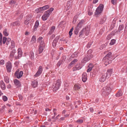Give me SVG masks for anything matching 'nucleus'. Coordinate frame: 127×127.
Segmentation results:
<instances>
[{"mask_svg": "<svg viewBox=\"0 0 127 127\" xmlns=\"http://www.w3.org/2000/svg\"><path fill=\"white\" fill-rule=\"evenodd\" d=\"M6 66L7 72H10L11 71L12 68V65L10 62H8L6 64Z\"/></svg>", "mask_w": 127, "mask_h": 127, "instance_id": "nucleus-7", "label": "nucleus"}, {"mask_svg": "<svg viewBox=\"0 0 127 127\" xmlns=\"http://www.w3.org/2000/svg\"><path fill=\"white\" fill-rule=\"evenodd\" d=\"M112 37V35L111 34L108 35L107 37V39H109Z\"/></svg>", "mask_w": 127, "mask_h": 127, "instance_id": "nucleus-56", "label": "nucleus"}, {"mask_svg": "<svg viewBox=\"0 0 127 127\" xmlns=\"http://www.w3.org/2000/svg\"><path fill=\"white\" fill-rule=\"evenodd\" d=\"M40 43L39 46H42L43 47H44L45 46V44L44 43V42L43 41H41L40 42H39Z\"/></svg>", "mask_w": 127, "mask_h": 127, "instance_id": "nucleus-42", "label": "nucleus"}, {"mask_svg": "<svg viewBox=\"0 0 127 127\" xmlns=\"http://www.w3.org/2000/svg\"><path fill=\"white\" fill-rule=\"evenodd\" d=\"M112 87V85L111 84H109L106 87L103 88L101 90V93L105 95H108L111 93Z\"/></svg>", "mask_w": 127, "mask_h": 127, "instance_id": "nucleus-1", "label": "nucleus"}, {"mask_svg": "<svg viewBox=\"0 0 127 127\" xmlns=\"http://www.w3.org/2000/svg\"><path fill=\"white\" fill-rule=\"evenodd\" d=\"M98 0H94L93 1V3L94 4L96 3L97 2Z\"/></svg>", "mask_w": 127, "mask_h": 127, "instance_id": "nucleus-62", "label": "nucleus"}, {"mask_svg": "<svg viewBox=\"0 0 127 127\" xmlns=\"http://www.w3.org/2000/svg\"><path fill=\"white\" fill-rule=\"evenodd\" d=\"M116 42V40L114 39H112L111 41L109 44L110 45H113L115 44Z\"/></svg>", "mask_w": 127, "mask_h": 127, "instance_id": "nucleus-37", "label": "nucleus"}, {"mask_svg": "<svg viewBox=\"0 0 127 127\" xmlns=\"http://www.w3.org/2000/svg\"><path fill=\"white\" fill-rule=\"evenodd\" d=\"M112 53L110 52H109L104 57L106 58H108V59H112L111 58L112 57Z\"/></svg>", "mask_w": 127, "mask_h": 127, "instance_id": "nucleus-24", "label": "nucleus"}, {"mask_svg": "<svg viewBox=\"0 0 127 127\" xmlns=\"http://www.w3.org/2000/svg\"><path fill=\"white\" fill-rule=\"evenodd\" d=\"M92 51L91 49H90L87 52V54H88V56H89H89L90 55V54L92 52Z\"/></svg>", "mask_w": 127, "mask_h": 127, "instance_id": "nucleus-46", "label": "nucleus"}, {"mask_svg": "<svg viewBox=\"0 0 127 127\" xmlns=\"http://www.w3.org/2000/svg\"><path fill=\"white\" fill-rule=\"evenodd\" d=\"M19 97L20 99L22 100L23 99V97L21 95H19Z\"/></svg>", "mask_w": 127, "mask_h": 127, "instance_id": "nucleus-59", "label": "nucleus"}, {"mask_svg": "<svg viewBox=\"0 0 127 127\" xmlns=\"http://www.w3.org/2000/svg\"><path fill=\"white\" fill-rule=\"evenodd\" d=\"M103 60L106 65L111 63V59L104 58Z\"/></svg>", "mask_w": 127, "mask_h": 127, "instance_id": "nucleus-11", "label": "nucleus"}, {"mask_svg": "<svg viewBox=\"0 0 127 127\" xmlns=\"http://www.w3.org/2000/svg\"><path fill=\"white\" fill-rule=\"evenodd\" d=\"M49 8V5H47L44 6L42 7H39L36 9L35 11L37 13L40 12L43 10H45L48 9Z\"/></svg>", "mask_w": 127, "mask_h": 127, "instance_id": "nucleus-5", "label": "nucleus"}, {"mask_svg": "<svg viewBox=\"0 0 127 127\" xmlns=\"http://www.w3.org/2000/svg\"><path fill=\"white\" fill-rule=\"evenodd\" d=\"M103 5L100 4L96 10L95 13V15H98L101 13L103 10Z\"/></svg>", "mask_w": 127, "mask_h": 127, "instance_id": "nucleus-4", "label": "nucleus"}, {"mask_svg": "<svg viewBox=\"0 0 127 127\" xmlns=\"http://www.w3.org/2000/svg\"><path fill=\"white\" fill-rule=\"evenodd\" d=\"M55 29V27L54 26L52 27L50 29V31L49 32V33L50 34H51L54 31Z\"/></svg>", "mask_w": 127, "mask_h": 127, "instance_id": "nucleus-28", "label": "nucleus"}, {"mask_svg": "<svg viewBox=\"0 0 127 127\" xmlns=\"http://www.w3.org/2000/svg\"><path fill=\"white\" fill-rule=\"evenodd\" d=\"M61 83V81L60 79H58L56 82H55L53 85L52 88L53 89L54 91H56L59 88Z\"/></svg>", "mask_w": 127, "mask_h": 127, "instance_id": "nucleus-3", "label": "nucleus"}, {"mask_svg": "<svg viewBox=\"0 0 127 127\" xmlns=\"http://www.w3.org/2000/svg\"><path fill=\"white\" fill-rule=\"evenodd\" d=\"M82 81L84 82H85L87 80V74L86 73H84L82 75Z\"/></svg>", "mask_w": 127, "mask_h": 127, "instance_id": "nucleus-14", "label": "nucleus"}, {"mask_svg": "<svg viewBox=\"0 0 127 127\" xmlns=\"http://www.w3.org/2000/svg\"><path fill=\"white\" fill-rule=\"evenodd\" d=\"M43 70L42 67L40 66L38 70L36 73L34 75L35 77H37L39 75L42 73Z\"/></svg>", "mask_w": 127, "mask_h": 127, "instance_id": "nucleus-8", "label": "nucleus"}, {"mask_svg": "<svg viewBox=\"0 0 127 127\" xmlns=\"http://www.w3.org/2000/svg\"><path fill=\"white\" fill-rule=\"evenodd\" d=\"M74 88L75 90H78L80 89V87L79 85L76 84L74 85Z\"/></svg>", "mask_w": 127, "mask_h": 127, "instance_id": "nucleus-30", "label": "nucleus"}, {"mask_svg": "<svg viewBox=\"0 0 127 127\" xmlns=\"http://www.w3.org/2000/svg\"><path fill=\"white\" fill-rule=\"evenodd\" d=\"M84 31L86 35H89V29L88 28H85Z\"/></svg>", "mask_w": 127, "mask_h": 127, "instance_id": "nucleus-25", "label": "nucleus"}, {"mask_svg": "<svg viewBox=\"0 0 127 127\" xmlns=\"http://www.w3.org/2000/svg\"><path fill=\"white\" fill-rule=\"evenodd\" d=\"M18 58H16V59L19 58L22 56V51L21 49H18Z\"/></svg>", "mask_w": 127, "mask_h": 127, "instance_id": "nucleus-19", "label": "nucleus"}, {"mask_svg": "<svg viewBox=\"0 0 127 127\" xmlns=\"http://www.w3.org/2000/svg\"><path fill=\"white\" fill-rule=\"evenodd\" d=\"M108 77L107 74H103L102 75L99 79V81L101 82H103L105 80L106 77Z\"/></svg>", "mask_w": 127, "mask_h": 127, "instance_id": "nucleus-9", "label": "nucleus"}, {"mask_svg": "<svg viewBox=\"0 0 127 127\" xmlns=\"http://www.w3.org/2000/svg\"><path fill=\"white\" fill-rule=\"evenodd\" d=\"M124 27V26L123 25H120L118 31L120 32L121 31H122V30L123 29Z\"/></svg>", "mask_w": 127, "mask_h": 127, "instance_id": "nucleus-36", "label": "nucleus"}, {"mask_svg": "<svg viewBox=\"0 0 127 127\" xmlns=\"http://www.w3.org/2000/svg\"><path fill=\"white\" fill-rule=\"evenodd\" d=\"M20 25L19 22V21H16L13 23H11L10 25L11 26H19Z\"/></svg>", "mask_w": 127, "mask_h": 127, "instance_id": "nucleus-21", "label": "nucleus"}, {"mask_svg": "<svg viewBox=\"0 0 127 127\" xmlns=\"http://www.w3.org/2000/svg\"><path fill=\"white\" fill-rule=\"evenodd\" d=\"M23 73V71H20L19 72V70L18 69L15 72L14 75L17 78L19 79L22 76Z\"/></svg>", "mask_w": 127, "mask_h": 127, "instance_id": "nucleus-6", "label": "nucleus"}, {"mask_svg": "<svg viewBox=\"0 0 127 127\" xmlns=\"http://www.w3.org/2000/svg\"><path fill=\"white\" fill-rule=\"evenodd\" d=\"M0 86L1 89L3 90H4L6 89L5 85L3 81L0 82Z\"/></svg>", "mask_w": 127, "mask_h": 127, "instance_id": "nucleus-13", "label": "nucleus"}, {"mask_svg": "<svg viewBox=\"0 0 127 127\" xmlns=\"http://www.w3.org/2000/svg\"><path fill=\"white\" fill-rule=\"evenodd\" d=\"M84 22V21L83 20H82L80 21L79 23L76 27L77 28H78L80 29L82 26H83Z\"/></svg>", "mask_w": 127, "mask_h": 127, "instance_id": "nucleus-12", "label": "nucleus"}, {"mask_svg": "<svg viewBox=\"0 0 127 127\" xmlns=\"http://www.w3.org/2000/svg\"><path fill=\"white\" fill-rule=\"evenodd\" d=\"M73 28H72V29H71L70 31H69V35L71 36V35L72 34V32L73 31Z\"/></svg>", "mask_w": 127, "mask_h": 127, "instance_id": "nucleus-47", "label": "nucleus"}, {"mask_svg": "<svg viewBox=\"0 0 127 127\" xmlns=\"http://www.w3.org/2000/svg\"><path fill=\"white\" fill-rule=\"evenodd\" d=\"M11 40V39L10 38H8L7 40V42H6V44L8 45L10 41Z\"/></svg>", "mask_w": 127, "mask_h": 127, "instance_id": "nucleus-49", "label": "nucleus"}, {"mask_svg": "<svg viewBox=\"0 0 127 127\" xmlns=\"http://www.w3.org/2000/svg\"><path fill=\"white\" fill-rule=\"evenodd\" d=\"M4 81L7 83H8L9 82V78L8 77L6 76L4 77Z\"/></svg>", "mask_w": 127, "mask_h": 127, "instance_id": "nucleus-35", "label": "nucleus"}, {"mask_svg": "<svg viewBox=\"0 0 127 127\" xmlns=\"http://www.w3.org/2000/svg\"><path fill=\"white\" fill-rule=\"evenodd\" d=\"M76 122H78V123H79L80 124V123H81L83 122V121L82 120L80 119V120H77L76 121Z\"/></svg>", "mask_w": 127, "mask_h": 127, "instance_id": "nucleus-51", "label": "nucleus"}, {"mask_svg": "<svg viewBox=\"0 0 127 127\" xmlns=\"http://www.w3.org/2000/svg\"><path fill=\"white\" fill-rule=\"evenodd\" d=\"M107 44L105 43L104 44H102L100 47V49H103V48H105L107 45Z\"/></svg>", "mask_w": 127, "mask_h": 127, "instance_id": "nucleus-44", "label": "nucleus"}, {"mask_svg": "<svg viewBox=\"0 0 127 127\" xmlns=\"http://www.w3.org/2000/svg\"><path fill=\"white\" fill-rule=\"evenodd\" d=\"M16 52V51L15 49H13L12 50L9 56L10 57H14L15 53Z\"/></svg>", "mask_w": 127, "mask_h": 127, "instance_id": "nucleus-22", "label": "nucleus"}, {"mask_svg": "<svg viewBox=\"0 0 127 127\" xmlns=\"http://www.w3.org/2000/svg\"><path fill=\"white\" fill-rule=\"evenodd\" d=\"M88 14L89 15H91L93 13L91 10H89L88 11Z\"/></svg>", "mask_w": 127, "mask_h": 127, "instance_id": "nucleus-48", "label": "nucleus"}, {"mask_svg": "<svg viewBox=\"0 0 127 127\" xmlns=\"http://www.w3.org/2000/svg\"><path fill=\"white\" fill-rule=\"evenodd\" d=\"M30 57L32 60H33L34 59V53L33 52L31 51L30 52Z\"/></svg>", "mask_w": 127, "mask_h": 127, "instance_id": "nucleus-27", "label": "nucleus"}, {"mask_svg": "<svg viewBox=\"0 0 127 127\" xmlns=\"http://www.w3.org/2000/svg\"><path fill=\"white\" fill-rule=\"evenodd\" d=\"M3 34L5 36H7L8 35V33L7 32V29H5L3 31Z\"/></svg>", "mask_w": 127, "mask_h": 127, "instance_id": "nucleus-32", "label": "nucleus"}, {"mask_svg": "<svg viewBox=\"0 0 127 127\" xmlns=\"http://www.w3.org/2000/svg\"><path fill=\"white\" fill-rule=\"evenodd\" d=\"M44 47L42 46H39V53H42Z\"/></svg>", "mask_w": 127, "mask_h": 127, "instance_id": "nucleus-29", "label": "nucleus"}, {"mask_svg": "<svg viewBox=\"0 0 127 127\" xmlns=\"http://www.w3.org/2000/svg\"><path fill=\"white\" fill-rule=\"evenodd\" d=\"M88 56L85 57L81 61L82 63H85L90 59V58H88Z\"/></svg>", "mask_w": 127, "mask_h": 127, "instance_id": "nucleus-18", "label": "nucleus"}, {"mask_svg": "<svg viewBox=\"0 0 127 127\" xmlns=\"http://www.w3.org/2000/svg\"><path fill=\"white\" fill-rule=\"evenodd\" d=\"M7 39V38L5 37H3V38L2 43L3 44H4Z\"/></svg>", "mask_w": 127, "mask_h": 127, "instance_id": "nucleus-39", "label": "nucleus"}, {"mask_svg": "<svg viewBox=\"0 0 127 127\" xmlns=\"http://www.w3.org/2000/svg\"><path fill=\"white\" fill-rule=\"evenodd\" d=\"M43 38L42 37H39L38 39V41L39 42H40L41 41H42Z\"/></svg>", "mask_w": 127, "mask_h": 127, "instance_id": "nucleus-53", "label": "nucleus"}, {"mask_svg": "<svg viewBox=\"0 0 127 127\" xmlns=\"http://www.w3.org/2000/svg\"><path fill=\"white\" fill-rule=\"evenodd\" d=\"M2 99L4 101H6L7 100L8 98L6 96L4 95L2 96Z\"/></svg>", "mask_w": 127, "mask_h": 127, "instance_id": "nucleus-41", "label": "nucleus"}, {"mask_svg": "<svg viewBox=\"0 0 127 127\" xmlns=\"http://www.w3.org/2000/svg\"><path fill=\"white\" fill-rule=\"evenodd\" d=\"M29 34V32H26L25 33V35H28Z\"/></svg>", "mask_w": 127, "mask_h": 127, "instance_id": "nucleus-64", "label": "nucleus"}, {"mask_svg": "<svg viewBox=\"0 0 127 127\" xmlns=\"http://www.w3.org/2000/svg\"><path fill=\"white\" fill-rule=\"evenodd\" d=\"M58 41L57 39L55 38L53 41V46L54 47H55Z\"/></svg>", "mask_w": 127, "mask_h": 127, "instance_id": "nucleus-31", "label": "nucleus"}, {"mask_svg": "<svg viewBox=\"0 0 127 127\" xmlns=\"http://www.w3.org/2000/svg\"><path fill=\"white\" fill-rule=\"evenodd\" d=\"M106 20V19L105 18H104L103 19H102L100 21V23L101 24H102L103 23L105 22Z\"/></svg>", "mask_w": 127, "mask_h": 127, "instance_id": "nucleus-43", "label": "nucleus"}, {"mask_svg": "<svg viewBox=\"0 0 127 127\" xmlns=\"http://www.w3.org/2000/svg\"><path fill=\"white\" fill-rule=\"evenodd\" d=\"M111 2L113 4L115 5L116 4V0H111Z\"/></svg>", "mask_w": 127, "mask_h": 127, "instance_id": "nucleus-52", "label": "nucleus"}, {"mask_svg": "<svg viewBox=\"0 0 127 127\" xmlns=\"http://www.w3.org/2000/svg\"><path fill=\"white\" fill-rule=\"evenodd\" d=\"M39 25V22L38 21H36L35 23V24L34 27V30L35 31L36 30L38 26Z\"/></svg>", "mask_w": 127, "mask_h": 127, "instance_id": "nucleus-20", "label": "nucleus"}, {"mask_svg": "<svg viewBox=\"0 0 127 127\" xmlns=\"http://www.w3.org/2000/svg\"><path fill=\"white\" fill-rule=\"evenodd\" d=\"M14 83L15 85L18 87L21 86V83L20 81L17 79H15L14 80Z\"/></svg>", "mask_w": 127, "mask_h": 127, "instance_id": "nucleus-15", "label": "nucleus"}, {"mask_svg": "<svg viewBox=\"0 0 127 127\" xmlns=\"http://www.w3.org/2000/svg\"><path fill=\"white\" fill-rule=\"evenodd\" d=\"M53 10L54 8H51L45 12L42 17V20L43 21H45L47 20Z\"/></svg>", "mask_w": 127, "mask_h": 127, "instance_id": "nucleus-2", "label": "nucleus"}, {"mask_svg": "<svg viewBox=\"0 0 127 127\" xmlns=\"http://www.w3.org/2000/svg\"><path fill=\"white\" fill-rule=\"evenodd\" d=\"M122 95V92L121 91H120L116 94V96L117 97H119L121 96Z\"/></svg>", "mask_w": 127, "mask_h": 127, "instance_id": "nucleus-33", "label": "nucleus"}, {"mask_svg": "<svg viewBox=\"0 0 127 127\" xmlns=\"http://www.w3.org/2000/svg\"><path fill=\"white\" fill-rule=\"evenodd\" d=\"M93 65L92 64H90L88 66V69L87 71V72H89L91 70L93 67Z\"/></svg>", "mask_w": 127, "mask_h": 127, "instance_id": "nucleus-23", "label": "nucleus"}, {"mask_svg": "<svg viewBox=\"0 0 127 127\" xmlns=\"http://www.w3.org/2000/svg\"><path fill=\"white\" fill-rule=\"evenodd\" d=\"M77 61L78 60L76 59L74 60L69 64V66H72V65L76 63L77 62Z\"/></svg>", "mask_w": 127, "mask_h": 127, "instance_id": "nucleus-26", "label": "nucleus"}, {"mask_svg": "<svg viewBox=\"0 0 127 127\" xmlns=\"http://www.w3.org/2000/svg\"><path fill=\"white\" fill-rule=\"evenodd\" d=\"M80 29L78 28H77V27H76L75 30L74 31V33L76 34H77L79 31V30Z\"/></svg>", "mask_w": 127, "mask_h": 127, "instance_id": "nucleus-38", "label": "nucleus"}, {"mask_svg": "<svg viewBox=\"0 0 127 127\" xmlns=\"http://www.w3.org/2000/svg\"><path fill=\"white\" fill-rule=\"evenodd\" d=\"M38 85V82L36 80L32 81L31 84V85L33 88L37 87Z\"/></svg>", "mask_w": 127, "mask_h": 127, "instance_id": "nucleus-16", "label": "nucleus"}, {"mask_svg": "<svg viewBox=\"0 0 127 127\" xmlns=\"http://www.w3.org/2000/svg\"><path fill=\"white\" fill-rule=\"evenodd\" d=\"M115 23H116V20H115L114 19V20H113V22H112V23L113 24V26H114V24H115Z\"/></svg>", "mask_w": 127, "mask_h": 127, "instance_id": "nucleus-60", "label": "nucleus"}, {"mask_svg": "<svg viewBox=\"0 0 127 127\" xmlns=\"http://www.w3.org/2000/svg\"><path fill=\"white\" fill-rule=\"evenodd\" d=\"M7 87L8 89H10L11 87V86L10 84L7 86Z\"/></svg>", "mask_w": 127, "mask_h": 127, "instance_id": "nucleus-61", "label": "nucleus"}, {"mask_svg": "<svg viewBox=\"0 0 127 127\" xmlns=\"http://www.w3.org/2000/svg\"><path fill=\"white\" fill-rule=\"evenodd\" d=\"M4 63V61L3 60H1L0 61V64L1 65L3 64Z\"/></svg>", "mask_w": 127, "mask_h": 127, "instance_id": "nucleus-54", "label": "nucleus"}, {"mask_svg": "<svg viewBox=\"0 0 127 127\" xmlns=\"http://www.w3.org/2000/svg\"><path fill=\"white\" fill-rule=\"evenodd\" d=\"M113 70L112 69H109L107 71L106 73H105L107 75L108 77H109L111 74H112Z\"/></svg>", "mask_w": 127, "mask_h": 127, "instance_id": "nucleus-17", "label": "nucleus"}, {"mask_svg": "<svg viewBox=\"0 0 127 127\" xmlns=\"http://www.w3.org/2000/svg\"><path fill=\"white\" fill-rule=\"evenodd\" d=\"M82 65L80 63L77 64L75 67H74L73 71H75L80 69L82 67Z\"/></svg>", "mask_w": 127, "mask_h": 127, "instance_id": "nucleus-10", "label": "nucleus"}, {"mask_svg": "<svg viewBox=\"0 0 127 127\" xmlns=\"http://www.w3.org/2000/svg\"><path fill=\"white\" fill-rule=\"evenodd\" d=\"M70 2L69 1H68L67 2V5L68 6H69L70 5Z\"/></svg>", "mask_w": 127, "mask_h": 127, "instance_id": "nucleus-63", "label": "nucleus"}, {"mask_svg": "<svg viewBox=\"0 0 127 127\" xmlns=\"http://www.w3.org/2000/svg\"><path fill=\"white\" fill-rule=\"evenodd\" d=\"M11 46L12 48H14L15 47L14 42L13 41H11Z\"/></svg>", "mask_w": 127, "mask_h": 127, "instance_id": "nucleus-45", "label": "nucleus"}, {"mask_svg": "<svg viewBox=\"0 0 127 127\" xmlns=\"http://www.w3.org/2000/svg\"><path fill=\"white\" fill-rule=\"evenodd\" d=\"M91 42H89L88 44L87 45V47L88 48H89L91 46Z\"/></svg>", "mask_w": 127, "mask_h": 127, "instance_id": "nucleus-58", "label": "nucleus"}, {"mask_svg": "<svg viewBox=\"0 0 127 127\" xmlns=\"http://www.w3.org/2000/svg\"><path fill=\"white\" fill-rule=\"evenodd\" d=\"M16 2L14 0H11L9 1V3L10 4H12L15 3Z\"/></svg>", "mask_w": 127, "mask_h": 127, "instance_id": "nucleus-50", "label": "nucleus"}, {"mask_svg": "<svg viewBox=\"0 0 127 127\" xmlns=\"http://www.w3.org/2000/svg\"><path fill=\"white\" fill-rule=\"evenodd\" d=\"M93 7V6L91 4H90L89 5V6L88 7V8L89 9V10H91V9Z\"/></svg>", "mask_w": 127, "mask_h": 127, "instance_id": "nucleus-55", "label": "nucleus"}, {"mask_svg": "<svg viewBox=\"0 0 127 127\" xmlns=\"http://www.w3.org/2000/svg\"><path fill=\"white\" fill-rule=\"evenodd\" d=\"M2 35L1 33H0V45L2 44Z\"/></svg>", "mask_w": 127, "mask_h": 127, "instance_id": "nucleus-40", "label": "nucleus"}, {"mask_svg": "<svg viewBox=\"0 0 127 127\" xmlns=\"http://www.w3.org/2000/svg\"><path fill=\"white\" fill-rule=\"evenodd\" d=\"M36 41V37L33 35L32 37L31 40L32 42L33 43H34Z\"/></svg>", "mask_w": 127, "mask_h": 127, "instance_id": "nucleus-34", "label": "nucleus"}, {"mask_svg": "<svg viewBox=\"0 0 127 127\" xmlns=\"http://www.w3.org/2000/svg\"><path fill=\"white\" fill-rule=\"evenodd\" d=\"M85 30V28L83 29L81 31V32H80V35H81L82 34H83V33L84 31V30Z\"/></svg>", "mask_w": 127, "mask_h": 127, "instance_id": "nucleus-57", "label": "nucleus"}]
</instances>
